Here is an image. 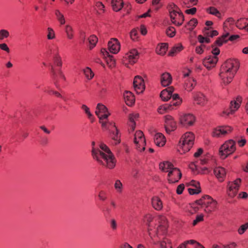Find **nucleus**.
I'll return each instance as SVG.
<instances>
[{"mask_svg":"<svg viewBox=\"0 0 248 248\" xmlns=\"http://www.w3.org/2000/svg\"><path fill=\"white\" fill-rule=\"evenodd\" d=\"M100 148L94 147L92 150L93 158L100 164L111 169L115 166V160L114 155L108 147L105 144H100Z\"/></svg>","mask_w":248,"mask_h":248,"instance_id":"nucleus-1","label":"nucleus"},{"mask_svg":"<svg viewBox=\"0 0 248 248\" xmlns=\"http://www.w3.org/2000/svg\"><path fill=\"white\" fill-rule=\"evenodd\" d=\"M100 148L94 147L92 150L93 158L100 164L111 169L115 166V160L114 155L108 147L105 144H100Z\"/></svg>","mask_w":248,"mask_h":248,"instance_id":"nucleus-2","label":"nucleus"},{"mask_svg":"<svg viewBox=\"0 0 248 248\" xmlns=\"http://www.w3.org/2000/svg\"><path fill=\"white\" fill-rule=\"evenodd\" d=\"M239 66V62L236 59H228L222 64L219 73L222 86L228 85L231 82Z\"/></svg>","mask_w":248,"mask_h":248,"instance_id":"nucleus-3","label":"nucleus"},{"mask_svg":"<svg viewBox=\"0 0 248 248\" xmlns=\"http://www.w3.org/2000/svg\"><path fill=\"white\" fill-rule=\"evenodd\" d=\"M216 204L215 200L210 196L205 195L194 202L189 204V206L192 210L187 209V210L189 213L193 214L201 209H203L205 212L210 213L215 210Z\"/></svg>","mask_w":248,"mask_h":248,"instance_id":"nucleus-4","label":"nucleus"},{"mask_svg":"<svg viewBox=\"0 0 248 248\" xmlns=\"http://www.w3.org/2000/svg\"><path fill=\"white\" fill-rule=\"evenodd\" d=\"M194 139L193 133L190 132H186L182 136L179 141V147L182 150L183 153L190 150L194 144Z\"/></svg>","mask_w":248,"mask_h":248,"instance_id":"nucleus-5","label":"nucleus"},{"mask_svg":"<svg viewBox=\"0 0 248 248\" xmlns=\"http://www.w3.org/2000/svg\"><path fill=\"white\" fill-rule=\"evenodd\" d=\"M101 124L103 128L109 132L111 139L115 141V144H119L121 142V135L115 123L108 121L101 122Z\"/></svg>","mask_w":248,"mask_h":248,"instance_id":"nucleus-6","label":"nucleus"},{"mask_svg":"<svg viewBox=\"0 0 248 248\" xmlns=\"http://www.w3.org/2000/svg\"><path fill=\"white\" fill-rule=\"evenodd\" d=\"M235 143L232 140L225 142L219 148L218 155L222 159L226 158L229 155L233 153L235 150Z\"/></svg>","mask_w":248,"mask_h":248,"instance_id":"nucleus-7","label":"nucleus"},{"mask_svg":"<svg viewBox=\"0 0 248 248\" xmlns=\"http://www.w3.org/2000/svg\"><path fill=\"white\" fill-rule=\"evenodd\" d=\"M134 142L137 149L139 150L144 151L146 145L145 139L143 132L141 131H137L134 135Z\"/></svg>","mask_w":248,"mask_h":248,"instance_id":"nucleus-8","label":"nucleus"},{"mask_svg":"<svg viewBox=\"0 0 248 248\" xmlns=\"http://www.w3.org/2000/svg\"><path fill=\"white\" fill-rule=\"evenodd\" d=\"M242 102V97L238 96L235 100L232 101L230 103V106L229 109L223 111L222 116L224 114L226 115L233 114L235 112L240 108Z\"/></svg>","mask_w":248,"mask_h":248,"instance_id":"nucleus-9","label":"nucleus"},{"mask_svg":"<svg viewBox=\"0 0 248 248\" xmlns=\"http://www.w3.org/2000/svg\"><path fill=\"white\" fill-rule=\"evenodd\" d=\"M95 114L99 118V122H103V119H107L110 113L108 112V108L104 105L98 103L96 108Z\"/></svg>","mask_w":248,"mask_h":248,"instance_id":"nucleus-10","label":"nucleus"},{"mask_svg":"<svg viewBox=\"0 0 248 248\" xmlns=\"http://www.w3.org/2000/svg\"><path fill=\"white\" fill-rule=\"evenodd\" d=\"M165 128L167 133L170 134L177 128V123L170 115L165 116Z\"/></svg>","mask_w":248,"mask_h":248,"instance_id":"nucleus-11","label":"nucleus"},{"mask_svg":"<svg viewBox=\"0 0 248 248\" xmlns=\"http://www.w3.org/2000/svg\"><path fill=\"white\" fill-rule=\"evenodd\" d=\"M213 56H209L203 61V65L208 69L215 66L217 62V47H215L212 51Z\"/></svg>","mask_w":248,"mask_h":248,"instance_id":"nucleus-12","label":"nucleus"},{"mask_svg":"<svg viewBox=\"0 0 248 248\" xmlns=\"http://www.w3.org/2000/svg\"><path fill=\"white\" fill-rule=\"evenodd\" d=\"M241 183V179L240 178H237L233 182L229 183L228 194L229 196L233 197L236 196L239 189Z\"/></svg>","mask_w":248,"mask_h":248,"instance_id":"nucleus-13","label":"nucleus"},{"mask_svg":"<svg viewBox=\"0 0 248 248\" xmlns=\"http://www.w3.org/2000/svg\"><path fill=\"white\" fill-rule=\"evenodd\" d=\"M180 123L184 127H188L193 124L195 118L191 114H184L180 117Z\"/></svg>","mask_w":248,"mask_h":248,"instance_id":"nucleus-14","label":"nucleus"},{"mask_svg":"<svg viewBox=\"0 0 248 248\" xmlns=\"http://www.w3.org/2000/svg\"><path fill=\"white\" fill-rule=\"evenodd\" d=\"M168 181L170 183L177 182L181 178L182 173L180 170L177 168H173L169 170L168 174Z\"/></svg>","mask_w":248,"mask_h":248,"instance_id":"nucleus-15","label":"nucleus"},{"mask_svg":"<svg viewBox=\"0 0 248 248\" xmlns=\"http://www.w3.org/2000/svg\"><path fill=\"white\" fill-rule=\"evenodd\" d=\"M133 86L135 91L138 93H142L145 89V85L142 78L137 76L135 77L133 81Z\"/></svg>","mask_w":248,"mask_h":248,"instance_id":"nucleus-16","label":"nucleus"},{"mask_svg":"<svg viewBox=\"0 0 248 248\" xmlns=\"http://www.w3.org/2000/svg\"><path fill=\"white\" fill-rule=\"evenodd\" d=\"M239 38L238 35H231L230 32L223 33V35L218 38V46H222L224 43H226L228 40L234 41Z\"/></svg>","mask_w":248,"mask_h":248,"instance_id":"nucleus-17","label":"nucleus"},{"mask_svg":"<svg viewBox=\"0 0 248 248\" xmlns=\"http://www.w3.org/2000/svg\"><path fill=\"white\" fill-rule=\"evenodd\" d=\"M51 71L52 74V78L54 81V84L58 89H60V86L59 84V77L63 80L66 79L65 76L62 73L61 70H59L58 73L56 72L53 65H51Z\"/></svg>","mask_w":248,"mask_h":248,"instance_id":"nucleus-18","label":"nucleus"},{"mask_svg":"<svg viewBox=\"0 0 248 248\" xmlns=\"http://www.w3.org/2000/svg\"><path fill=\"white\" fill-rule=\"evenodd\" d=\"M108 48L111 53H117L120 49V44L118 40L116 38L111 39L108 42Z\"/></svg>","mask_w":248,"mask_h":248,"instance_id":"nucleus-19","label":"nucleus"},{"mask_svg":"<svg viewBox=\"0 0 248 248\" xmlns=\"http://www.w3.org/2000/svg\"><path fill=\"white\" fill-rule=\"evenodd\" d=\"M213 23L211 21H207L205 22V25L206 27H204L203 30V34L209 37H213L214 36L217 35V31L216 30H213L212 27Z\"/></svg>","mask_w":248,"mask_h":248,"instance_id":"nucleus-20","label":"nucleus"},{"mask_svg":"<svg viewBox=\"0 0 248 248\" xmlns=\"http://www.w3.org/2000/svg\"><path fill=\"white\" fill-rule=\"evenodd\" d=\"M160 225L157 228V235L164 234L167 232L168 228L167 221L165 217L161 216L159 217Z\"/></svg>","mask_w":248,"mask_h":248,"instance_id":"nucleus-21","label":"nucleus"},{"mask_svg":"<svg viewBox=\"0 0 248 248\" xmlns=\"http://www.w3.org/2000/svg\"><path fill=\"white\" fill-rule=\"evenodd\" d=\"M124 58L127 60L131 64H133L136 62L139 58V53L136 49H132L125 55Z\"/></svg>","mask_w":248,"mask_h":248,"instance_id":"nucleus-22","label":"nucleus"},{"mask_svg":"<svg viewBox=\"0 0 248 248\" xmlns=\"http://www.w3.org/2000/svg\"><path fill=\"white\" fill-rule=\"evenodd\" d=\"M155 143L158 146H163L166 142L164 135L160 133H156L154 137Z\"/></svg>","mask_w":248,"mask_h":248,"instance_id":"nucleus-23","label":"nucleus"},{"mask_svg":"<svg viewBox=\"0 0 248 248\" xmlns=\"http://www.w3.org/2000/svg\"><path fill=\"white\" fill-rule=\"evenodd\" d=\"M172 81L171 75L168 73H165L162 74L161 77V85L164 87L169 85Z\"/></svg>","mask_w":248,"mask_h":248,"instance_id":"nucleus-24","label":"nucleus"},{"mask_svg":"<svg viewBox=\"0 0 248 248\" xmlns=\"http://www.w3.org/2000/svg\"><path fill=\"white\" fill-rule=\"evenodd\" d=\"M124 97L127 105H132L135 102L134 95L130 91H125L124 93Z\"/></svg>","mask_w":248,"mask_h":248,"instance_id":"nucleus-25","label":"nucleus"},{"mask_svg":"<svg viewBox=\"0 0 248 248\" xmlns=\"http://www.w3.org/2000/svg\"><path fill=\"white\" fill-rule=\"evenodd\" d=\"M194 100L197 104L201 106L204 105L207 101V99L205 96L200 93H197L195 95Z\"/></svg>","mask_w":248,"mask_h":248,"instance_id":"nucleus-26","label":"nucleus"},{"mask_svg":"<svg viewBox=\"0 0 248 248\" xmlns=\"http://www.w3.org/2000/svg\"><path fill=\"white\" fill-rule=\"evenodd\" d=\"M232 128L228 126H218V137L224 136L231 132Z\"/></svg>","mask_w":248,"mask_h":248,"instance_id":"nucleus-27","label":"nucleus"},{"mask_svg":"<svg viewBox=\"0 0 248 248\" xmlns=\"http://www.w3.org/2000/svg\"><path fill=\"white\" fill-rule=\"evenodd\" d=\"M152 204L153 207L156 210H160L162 208V202L160 199L157 197L152 198Z\"/></svg>","mask_w":248,"mask_h":248,"instance_id":"nucleus-28","label":"nucleus"},{"mask_svg":"<svg viewBox=\"0 0 248 248\" xmlns=\"http://www.w3.org/2000/svg\"><path fill=\"white\" fill-rule=\"evenodd\" d=\"M112 9L116 12L119 11L123 7V0H111Z\"/></svg>","mask_w":248,"mask_h":248,"instance_id":"nucleus-29","label":"nucleus"},{"mask_svg":"<svg viewBox=\"0 0 248 248\" xmlns=\"http://www.w3.org/2000/svg\"><path fill=\"white\" fill-rule=\"evenodd\" d=\"M173 168V165L171 163L168 161L160 163L159 164L160 169L164 171H168V173L169 172V170H172Z\"/></svg>","mask_w":248,"mask_h":248,"instance_id":"nucleus-30","label":"nucleus"},{"mask_svg":"<svg viewBox=\"0 0 248 248\" xmlns=\"http://www.w3.org/2000/svg\"><path fill=\"white\" fill-rule=\"evenodd\" d=\"M168 48V44L166 43H161L158 45L156 48V52L160 55H164Z\"/></svg>","mask_w":248,"mask_h":248,"instance_id":"nucleus-31","label":"nucleus"},{"mask_svg":"<svg viewBox=\"0 0 248 248\" xmlns=\"http://www.w3.org/2000/svg\"><path fill=\"white\" fill-rule=\"evenodd\" d=\"M196 84V82L194 78H189L185 83V89L190 92L193 89Z\"/></svg>","mask_w":248,"mask_h":248,"instance_id":"nucleus-32","label":"nucleus"},{"mask_svg":"<svg viewBox=\"0 0 248 248\" xmlns=\"http://www.w3.org/2000/svg\"><path fill=\"white\" fill-rule=\"evenodd\" d=\"M171 97H172V100L170 104L172 105V106H179L182 103V100L179 97V96L178 94L175 93L171 94Z\"/></svg>","mask_w":248,"mask_h":248,"instance_id":"nucleus-33","label":"nucleus"},{"mask_svg":"<svg viewBox=\"0 0 248 248\" xmlns=\"http://www.w3.org/2000/svg\"><path fill=\"white\" fill-rule=\"evenodd\" d=\"M199 161L200 162V164L204 165L207 163V159L205 158V157H203L202 156V157L199 160L192 163L190 165V167L192 170H194V169H197V164L199 163Z\"/></svg>","mask_w":248,"mask_h":248,"instance_id":"nucleus-34","label":"nucleus"},{"mask_svg":"<svg viewBox=\"0 0 248 248\" xmlns=\"http://www.w3.org/2000/svg\"><path fill=\"white\" fill-rule=\"evenodd\" d=\"M226 171L224 168L218 167V181L223 182L226 177Z\"/></svg>","mask_w":248,"mask_h":248,"instance_id":"nucleus-35","label":"nucleus"},{"mask_svg":"<svg viewBox=\"0 0 248 248\" xmlns=\"http://www.w3.org/2000/svg\"><path fill=\"white\" fill-rule=\"evenodd\" d=\"M183 49V46L180 44H177L172 47L169 52V55L171 56H173L176 54L180 52Z\"/></svg>","mask_w":248,"mask_h":248,"instance_id":"nucleus-36","label":"nucleus"},{"mask_svg":"<svg viewBox=\"0 0 248 248\" xmlns=\"http://www.w3.org/2000/svg\"><path fill=\"white\" fill-rule=\"evenodd\" d=\"M56 52L55 53L54 50L52 52L54 53L53 61H54L55 64L57 66L61 67L62 65V62L61 57L57 53L58 48H56Z\"/></svg>","mask_w":248,"mask_h":248,"instance_id":"nucleus-37","label":"nucleus"},{"mask_svg":"<svg viewBox=\"0 0 248 248\" xmlns=\"http://www.w3.org/2000/svg\"><path fill=\"white\" fill-rule=\"evenodd\" d=\"M173 109L172 108V105L170 104H165L164 105H162L160 106L158 108V112L160 114H163L166 111L169 110H171Z\"/></svg>","mask_w":248,"mask_h":248,"instance_id":"nucleus-38","label":"nucleus"},{"mask_svg":"<svg viewBox=\"0 0 248 248\" xmlns=\"http://www.w3.org/2000/svg\"><path fill=\"white\" fill-rule=\"evenodd\" d=\"M183 244H185V247H184V248H186V245L188 244H190L194 245L195 248H204L199 243L196 242V241H195L194 240H190L186 241Z\"/></svg>","mask_w":248,"mask_h":248,"instance_id":"nucleus-39","label":"nucleus"},{"mask_svg":"<svg viewBox=\"0 0 248 248\" xmlns=\"http://www.w3.org/2000/svg\"><path fill=\"white\" fill-rule=\"evenodd\" d=\"M65 31L67 38L69 39H72L73 37V30L72 27L69 25H66L65 26Z\"/></svg>","mask_w":248,"mask_h":248,"instance_id":"nucleus-40","label":"nucleus"},{"mask_svg":"<svg viewBox=\"0 0 248 248\" xmlns=\"http://www.w3.org/2000/svg\"><path fill=\"white\" fill-rule=\"evenodd\" d=\"M160 97L164 101H167L171 98V95L167 90H163L160 93Z\"/></svg>","mask_w":248,"mask_h":248,"instance_id":"nucleus-41","label":"nucleus"},{"mask_svg":"<svg viewBox=\"0 0 248 248\" xmlns=\"http://www.w3.org/2000/svg\"><path fill=\"white\" fill-rule=\"evenodd\" d=\"M55 15L57 16L58 20L62 25L65 23V21L64 16L59 10H56L55 11Z\"/></svg>","mask_w":248,"mask_h":248,"instance_id":"nucleus-42","label":"nucleus"},{"mask_svg":"<svg viewBox=\"0 0 248 248\" xmlns=\"http://www.w3.org/2000/svg\"><path fill=\"white\" fill-rule=\"evenodd\" d=\"M81 108L83 110L85 113L87 115L89 119L91 120L92 122L93 121V116L92 114L90 112L89 108L85 105H82L81 106Z\"/></svg>","mask_w":248,"mask_h":248,"instance_id":"nucleus-43","label":"nucleus"},{"mask_svg":"<svg viewBox=\"0 0 248 248\" xmlns=\"http://www.w3.org/2000/svg\"><path fill=\"white\" fill-rule=\"evenodd\" d=\"M84 73L86 77L89 79H92L94 76L93 72L89 67H87L84 69Z\"/></svg>","mask_w":248,"mask_h":248,"instance_id":"nucleus-44","label":"nucleus"},{"mask_svg":"<svg viewBox=\"0 0 248 248\" xmlns=\"http://www.w3.org/2000/svg\"><path fill=\"white\" fill-rule=\"evenodd\" d=\"M10 35L9 32L5 29L0 30V40L8 38Z\"/></svg>","mask_w":248,"mask_h":248,"instance_id":"nucleus-45","label":"nucleus"},{"mask_svg":"<svg viewBox=\"0 0 248 248\" xmlns=\"http://www.w3.org/2000/svg\"><path fill=\"white\" fill-rule=\"evenodd\" d=\"M98 41V39L97 37L94 35H91L89 38V42L91 45L92 46H90V48H92L95 45Z\"/></svg>","mask_w":248,"mask_h":248,"instance_id":"nucleus-46","label":"nucleus"},{"mask_svg":"<svg viewBox=\"0 0 248 248\" xmlns=\"http://www.w3.org/2000/svg\"><path fill=\"white\" fill-rule=\"evenodd\" d=\"M235 23V21L232 18H229L224 23V28L225 31H228V29L226 28L227 27V26H229L231 27V25H233Z\"/></svg>","mask_w":248,"mask_h":248,"instance_id":"nucleus-47","label":"nucleus"},{"mask_svg":"<svg viewBox=\"0 0 248 248\" xmlns=\"http://www.w3.org/2000/svg\"><path fill=\"white\" fill-rule=\"evenodd\" d=\"M166 33L170 37H173L175 34V29L173 27H169L166 30Z\"/></svg>","mask_w":248,"mask_h":248,"instance_id":"nucleus-48","label":"nucleus"},{"mask_svg":"<svg viewBox=\"0 0 248 248\" xmlns=\"http://www.w3.org/2000/svg\"><path fill=\"white\" fill-rule=\"evenodd\" d=\"M47 38L48 39L51 40L55 38V32L51 28L49 27L47 28Z\"/></svg>","mask_w":248,"mask_h":248,"instance_id":"nucleus-49","label":"nucleus"},{"mask_svg":"<svg viewBox=\"0 0 248 248\" xmlns=\"http://www.w3.org/2000/svg\"><path fill=\"white\" fill-rule=\"evenodd\" d=\"M114 187L118 192H121L122 190L123 184L119 180H117L114 184Z\"/></svg>","mask_w":248,"mask_h":248,"instance_id":"nucleus-50","label":"nucleus"},{"mask_svg":"<svg viewBox=\"0 0 248 248\" xmlns=\"http://www.w3.org/2000/svg\"><path fill=\"white\" fill-rule=\"evenodd\" d=\"M248 229V222L242 225L238 230V232L239 234H243Z\"/></svg>","mask_w":248,"mask_h":248,"instance_id":"nucleus-51","label":"nucleus"},{"mask_svg":"<svg viewBox=\"0 0 248 248\" xmlns=\"http://www.w3.org/2000/svg\"><path fill=\"white\" fill-rule=\"evenodd\" d=\"M203 220V215L201 214L197 216L196 219L193 221L192 225L193 226L196 225L199 222H200Z\"/></svg>","mask_w":248,"mask_h":248,"instance_id":"nucleus-52","label":"nucleus"},{"mask_svg":"<svg viewBox=\"0 0 248 248\" xmlns=\"http://www.w3.org/2000/svg\"><path fill=\"white\" fill-rule=\"evenodd\" d=\"M168 9L169 13H170V12L178 11V10H179L178 7L174 3L170 4L168 6Z\"/></svg>","mask_w":248,"mask_h":248,"instance_id":"nucleus-53","label":"nucleus"},{"mask_svg":"<svg viewBox=\"0 0 248 248\" xmlns=\"http://www.w3.org/2000/svg\"><path fill=\"white\" fill-rule=\"evenodd\" d=\"M98 197L101 201H104L107 199V193L104 191H101L98 194Z\"/></svg>","mask_w":248,"mask_h":248,"instance_id":"nucleus-54","label":"nucleus"},{"mask_svg":"<svg viewBox=\"0 0 248 248\" xmlns=\"http://www.w3.org/2000/svg\"><path fill=\"white\" fill-rule=\"evenodd\" d=\"M139 117V114L138 113H133L129 115V120L130 122H135V120L138 119Z\"/></svg>","mask_w":248,"mask_h":248,"instance_id":"nucleus-55","label":"nucleus"},{"mask_svg":"<svg viewBox=\"0 0 248 248\" xmlns=\"http://www.w3.org/2000/svg\"><path fill=\"white\" fill-rule=\"evenodd\" d=\"M138 31L136 29H133L130 32V37L133 40L137 38Z\"/></svg>","mask_w":248,"mask_h":248,"instance_id":"nucleus-56","label":"nucleus"},{"mask_svg":"<svg viewBox=\"0 0 248 248\" xmlns=\"http://www.w3.org/2000/svg\"><path fill=\"white\" fill-rule=\"evenodd\" d=\"M101 53L103 54L105 57H108L110 59L111 61H112L113 56L112 55H110L109 52H108L106 49H102Z\"/></svg>","mask_w":248,"mask_h":248,"instance_id":"nucleus-57","label":"nucleus"},{"mask_svg":"<svg viewBox=\"0 0 248 248\" xmlns=\"http://www.w3.org/2000/svg\"><path fill=\"white\" fill-rule=\"evenodd\" d=\"M0 49L6 51L7 53L10 52V49L5 43L0 44Z\"/></svg>","mask_w":248,"mask_h":248,"instance_id":"nucleus-58","label":"nucleus"},{"mask_svg":"<svg viewBox=\"0 0 248 248\" xmlns=\"http://www.w3.org/2000/svg\"><path fill=\"white\" fill-rule=\"evenodd\" d=\"M201 191L200 188H188L189 193L191 195L199 194Z\"/></svg>","mask_w":248,"mask_h":248,"instance_id":"nucleus-59","label":"nucleus"},{"mask_svg":"<svg viewBox=\"0 0 248 248\" xmlns=\"http://www.w3.org/2000/svg\"><path fill=\"white\" fill-rule=\"evenodd\" d=\"M207 12H208L210 14L217 16V9L214 7H210L207 9Z\"/></svg>","mask_w":248,"mask_h":248,"instance_id":"nucleus-60","label":"nucleus"},{"mask_svg":"<svg viewBox=\"0 0 248 248\" xmlns=\"http://www.w3.org/2000/svg\"><path fill=\"white\" fill-rule=\"evenodd\" d=\"M185 186L184 184L179 185L176 189V192L178 194H181L184 189Z\"/></svg>","mask_w":248,"mask_h":248,"instance_id":"nucleus-61","label":"nucleus"},{"mask_svg":"<svg viewBox=\"0 0 248 248\" xmlns=\"http://www.w3.org/2000/svg\"><path fill=\"white\" fill-rule=\"evenodd\" d=\"M203 149L202 148H199L197 151L194 153V156L195 158H198L201 156L203 153Z\"/></svg>","mask_w":248,"mask_h":248,"instance_id":"nucleus-62","label":"nucleus"},{"mask_svg":"<svg viewBox=\"0 0 248 248\" xmlns=\"http://www.w3.org/2000/svg\"><path fill=\"white\" fill-rule=\"evenodd\" d=\"M198 39L199 41L201 43H204L205 42L208 43L209 41V39H208L207 38H205L201 35L198 36Z\"/></svg>","mask_w":248,"mask_h":248,"instance_id":"nucleus-63","label":"nucleus"},{"mask_svg":"<svg viewBox=\"0 0 248 248\" xmlns=\"http://www.w3.org/2000/svg\"><path fill=\"white\" fill-rule=\"evenodd\" d=\"M167 243L170 244V241L167 238H165L163 240V241L162 242H161V243L160 244V246H161V248H166V247H167L166 246Z\"/></svg>","mask_w":248,"mask_h":248,"instance_id":"nucleus-64","label":"nucleus"}]
</instances>
